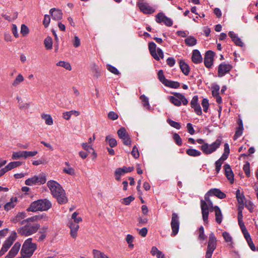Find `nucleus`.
Segmentation results:
<instances>
[{"label":"nucleus","mask_w":258,"mask_h":258,"mask_svg":"<svg viewBox=\"0 0 258 258\" xmlns=\"http://www.w3.org/2000/svg\"><path fill=\"white\" fill-rule=\"evenodd\" d=\"M194 109L195 112L197 115H201L202 114V111L200 104L191 107Z\"/></svg>","instance_id":"obj_61"},{"label":"nucleus","mask_w":258,"mask_h":258,"mask_svg":"<svg viewBox=\"0 0 258 258\" xmlns=\"http://www.w3.org/2000/svg\"><path fill=\"white\" fill-rule=\"evenodd\" d=\"M42 119H44L45 122L46 124L51 125L53 124V121L52 117L49 114H42L41 115Z\"/></svg>","instance_id":"obj_35"},{"label":"nucleus","mask_w":258,"mask_h":258,"mask_svg":"<svg viewBox=\"0 0 258 258\" xmlns=\"http://www.w3.org/2000/svg\"><path fill=\"white\" fill-rule=\"evenodd\" d=\"M243 169L244 171V172L246 175L248 177L250 176V165L248 162H246L243 166Z\"/></svg>","instance_id":"obj_55"},{"label":"nucleus","mask_w":258,"mask_h":258,"mask_svg":"<svg viewBox=\"0 0 258 258\" xmlns=\"http://www.w3.org/2000/svg\"><path fill=\"white\" fill-rule=\"evenodd\" d=\"M222 236L226 242H231L232 237L229 233H228L227 232H224L222 234Z\"/></svg>","instance_id":"obj_63"},{"label":"nucleus","mask_w":258,"mask_h":258,"mask_svg":"<svg viewBox=\"0 0 258 258\" xmlns=\"http://www.w3.org/2000/svg\"><path fill=\"white\" fill-rule=\"evenodd\" d=\"M173 139L174 142H175V143L178 146H181L182 145V139L178 134L174 133L173 135Z\"/></svg>","instance_id":"obj_45"},{"label":"nucleus","mask_w":258,"mask_h":258,"mask_svg":"<svg viewBox=\"0 0 258 258\" xmlns=\"http://www.w3.org/2000/svg\"><path fill=\"white\" fill-rule=\"evenodd\" d=\"M47 227H43L41 228V229L39 231L38 234L36 236L37 237L38 235H40L38 237L37 240L38 241H43L46 236V232L47 230Z\"/></svg>","instance_id":"obj_27"},{"label":"nucleus","mask_w":258,"mask_h":258,"mask_svg":"<svg viewBox=\"0 0 258 258\" xmlns=\"http://www.w3.org/2000/svg\"><path fill=\"white\" fill-rule=\"evenodd\" d=\"M243 124H241L240 127H237L236 132H235L234 136V140H236L237 138H238L242 135V132H243Z\"/></svg>","instance_id":"obj_43"},{"label":"nucleus","mask_w":258,"mask_h":258,"mask_svg":"<svg viewBox=\"0 0 258 258\" xmlns=\"http://www.w3.org/2000/svg\"><path fill=\"white\" fill-rule=\"evenodd\" d=\"M209 101L207 99L204 98L202 102V105L203 107L204 111L207 112L209 108Z\"/></svg>","instance_id":"obj_54"},{"label":"nucleus","mask_w":258,"mask_h":258,"mask_svg":"<svg viewBox=\"0 0 258 258\" xmlns=\"http://www.w3.org/2000/svg\"><path fill=\"white\" fill-rule=\"evenodd\" d=\"M39 228L40 225L39 224L29 223L26 224L25 226L19 228L18 229V232L21 235L28 236L35 233Z\"/></svg>","instance_id":"obj_6"},{"label":"nucleus","mask_w":258,"mask_h":258,"mask_svg":"<svg viewBox=\"0 0 258 258\" xmlns=\"http://www.w3.org/2000/svg\"><path fill=\"white\" fill-rule=\"evenodd\" d=\"M179 218L178 214L175 213H172L171 221V236H175L177 234L179 229Z\"/></svg>","instance_id":"obj_11"},{"label":"nucleus","mask_w":258,"mask_h":258,"mask_svg":"<svg viewBox=\"0 0 258 258\" xmlns=\"http://www.w3.org/2000/svg\"><path fill=\"white\" fill-rule=\"evenodd\" d=\"M220 86L217 84H215L212 87V93L213 97L219 95Z\"/></svg>","instance_id":"obj_46"},{"label":"nucleus","mask_w":258,"mask_h":258,"mask_svg":"<svg viewBox=\"0 0 258 258\" xmlns=\"http://www.w3.org/2000/svg\"><path fill=\"white\" fill-rule=\"evenodd\" d=\"M69 227L71 229L70 234L73 238H76L77 236V232L79 228V225L78 223H75L71 220L69 222Z\"/></svg>","instance_id":"obj_17"},{"label":"nucleus","mask_w":258,"mask_h":258,"mask_svg":"<svg viewBox=\"0 0 258 258\" xmlns=\"http://www.w3.org/2000/svg\"><path fill=\"white\" fill-rule=\"evenodd\" d=\"M232 66L230 64L225 63H221L218 67V75L219 77L224 76L226 73H228L232 69Z\"/></svg>","instance_id":"obj_15"},{"label":"nucleus","mask_w":258,"mask_h":258,"mask_svg":"<svg viewBox=\"0 0 258 258\" xmlns=\"http://www.w3.org/2000/svg\"><path fill=\"white\" fill-rule=\"evenodd\" d=\"M82 148L86 151L90 152V150H93L92 145H89L87 143H83L82 144Z\"/></svg>","instance_id":"obj_64"},{"label":"nucleus","mask_w":258,"mask_h":258,"mask_svg":"<svg viewBox=\"0 0 258 258\" xmlns=\"http://www.w3.org/2000/svg\"><path fill=\"white\" fill-rule=\"evenodd\" d=\"M31 238L26 239L23 244L21 254L27 258H30L37 248V245L32 242Z\"/></svg>","instance_id":"obj_5"},{"label":"nucleus","mask_w":258,"mask_h":258,"mask_svg":"<svg viewBox=\"0 0 258 258\" xmlns=\"http://www.w3.org/2000/svg\"><path fill=\"white\" fill-rule=\"evenodd\" d=\"M206 236L204 234V229L203 226H201L199 228V239L201 240H204L206 239Z\"/></svg>","instance_id":"obj_53"},{"label":"nucleus","mask_w":258,"mask_h":258,"mask_svg":"<svg viewBox=\"0 0 258 258\" xmlns=\"http://www.w3.org/2000/svg\"><path fill=\"white\" fill-rule=\"evenodd\" d=\"M52 206L51 203L47 199H41L35 201L31 203L27 211L35 212L37 211H45L49 210Z\"/></svg>","instance_id":"obj_4"},{"label":"nucleus","mask_w":258,"mask_h":258,"mask_svg":"<svg viewBox=\"0 0 258 258\" xmlns=\"http://www.w3.org/2000/svg\"><path fill=\"white\" fill-rule=\"evenodd\" d=\"M174 96H170L168 99L170 102L176 106H180L182 103L183 105H186L188 104V100L185 96L179 93H173Z\"/></svg>","instance_id":"obj_8"},{"label":"nucleus","mask_w":258,"mask_h":258,"mask_svg":"<svg viewBox=\"0 0 258 258\" xmlns=\"http://www.w3.org/2000/svg\"><path fill=\"white\" fill-rule=\"evenodd\" d=\"M17 236V233L13 231L11 235L5 241L2 247L0 250V256L3 255L6 252L8 251L9 248L12 246Z\"/></svg>","instance_id":"obj_9"},{"label":"nucleus","mask_w":258,"mask_h":258,"mask_svg":"<svg viewBox=\"0 0 258 258\" xmlns=\"http://www.w3.org/2000/svg\"><path fill=\"white\" fill-rule=\"evenodd\" d=\"M22 164V162L20 161H13L9 163L5 168L8 172L16 167L20 166Z\"/></svg>","instance_id":"obj_26"},{"label":"nucleus","mask_w":258,"mask_h":258,"mask_svg":"<svg viewBox=\"0 0 258 258\" xmlns=\"http://www.w3.org/2000/svg\"><path fill=\"white\" fill-rule=\"evenodd\" d=\"M52 19L57 21L62 19V13L61 10L55 8H52L49 11Z\"/></svg>","instance_id":"obj_18"},{"label":"nucleus","mask_w":258,"mask_h":258,"mask_svg":"<svg viewBox=\"0 0 258 258\" xmlns=\"http://www.w3.org/2000/svg\"><path fill=\"white\" fill-rule=\"evenodd\" d=\"M47 185L50 190L51 195L55 198L59 204H64L68 202V198L64 190L57 182L49 180Z\"/></svg>","instance_id":"obj_1"},{"label":"nucleus","mask_w":258,"mask_h":258,"mask_svg":"<svg viewBox=\"0 0 258 258\" xmlns=\"http://www.w3.org/2000/svg\"><path fill=\"white\" fill-rule=\"evenodd\" d=\"M56 65L57 66L63 67L69 71H70L72 69L70 63L68 62H66L64 61H59L56 63Z\"/></svg>","instance_id":"obj_38"},{"label":"nucleus","mask_w":258,"mask_h":258,"mask_svg":"<svg viewBox=\"0 0 258 258\" xmlns=\"http://www.w3.org/2000/svg\"><path fill=\"white\" fill-rule=\"evenodd\" d=\"M179 67L182 72L185 75H188L190 72L189 66L183 60H179Z\"/></svg>","instance_id":"obj_25"},{"label":"nucleus","mask_w":258,"mask_h":258,"mask_svg":"<svg viewBox=\"0 0 258 258\" xmlns=\"http://www.w3.org/2000/svg\"><path fill=\"white\" fill-rule=\"evenodd\" d=\"M186 45L192 46L195 45L197 43V40L194 36H189L187 37L184 40Z\"/></svg>","instance_id":"obj_29"},{"label":"nucleus","mask_w":258,"mask_h":258,"mask_svg":"<svg viewBox=\"0 0 258 258\" xmlns=\"http://www.w3.org/2000/svg\"><path fill=\"white\" fill-rule=\"evenodd\" d=\"M18 199L17 197H12L11 198L10 202L6 203L4 206V209L6 211H9L14 208L17 203Z\"/></svg>","instance_id":"obj_23"},{"label":"nucleus","mask_w":258,"mask_h":258,"mask_svg":"<svg viewBox=\"0 0 258 258\" xmlns=\"http://www.w3.org/2000/svg\"><path fill=\"white\" fill-rule=\"evenodd\" d=\"M78 213L75 212L72 215V219L73 220V222L75 223H79L82 221V219L81 217H77Z\"/></svg>","instance_id":"obj_50"},{"label":"nucleus","mask_w":258,"mask_h":258,"mask_svg":"<svg viewBox=\"0 0 258 258\" xmlns=\"http://www.w3.org/2000/svg\"><path fill=\"white\" fill-rule=\"evenodd\" d=\"M26 216V214L25 212H20L17 216L14 218L13 222L17 223L20 221L21 220L24 219Z\"/></svg>","instance_id":"obj_44"},{"label":"nucleus","mask_w":258,"mask_h":258,"mask_svg":"<svg viewBox=\"0 0 258 258\" xmlns=\"http://www.w3.org/2000/svg\"><path fill=\"white\" fill-rule=\"evenodd\" d=\"M140 98L142 102L144 107L146 108L148 110H150L151 107L149 104L148 98L145 95H142L140 96Z\"/></svg>","instance_id":"obj_30"},{"label":"nucleus","mask_w":258,"mask_h":258,"mask_svg":"<svg viewBox=\"0 0 258 258\" xmlns=\"http://www.w3.org/2000/svg\"><path fill=\"white\" fill-rule=\"evenodd\" d=\"M36 179L37 183H39L40 184H44L46 181V177L43 175H39L38 176H35Z\"/></svg>","instance_id":"obj_47"},{"label":"nucleus","mask_w":258,"mask_h":258,"mask_svg":"<svg viewBox=\"0 0 258 258\" xmlns=\"http://www.w3.org/2000/svg\"><path fill=\"white\" fill-rule=\"evenodd\" d=\"M225 175L228 179L232 183L234 181V174L229 164H225L224 166Z\"/></svg>","instance_id":"obj_20"},{"label":"nucleus","mask_w":258,"mask_h":258,"mask_svg":"<svg viewBox=\"0 0 258 258\" xmlns=\"http://www.w3.org/2000/svg\"><path fill=\"white\" fill-rule=\"evenodd\" d=\"M21 247V243L17 242L15 243L8 254L6 256V258H13L18 252Z\"/></svg>","instance_id":"obj_16"},{"label":"nucleus","mask_w":258,"mask_h":258,"mask_svg":"<svg viewBox=\"0 0 258 258\" xmlns=\"http://www.w3.org/2000/svg\"><path fill=\"white\" fill-rule=\"evenodd\" d=\"M24 79L23 76L21 74H20L17 76L15 80L14 81L13 83H12V85L14 86H17L20 83L24 81Z\"/></svg>","instance_id":"obj_41"},{"label":"nucleus","mask_w":258,"mask_h":258,"mask_svg":"<svg viewBox=\"0 0 258 258\" xmlns=\"http://www.w3.org/2000/svg\"><path fill=\"white\" fill-rule=\"evenodd\" d=\"M21 158H24V151L13 152L12 156V159L13 160H17Z\"/></svg>","instance_id":"obj_37"},{"label":"nucleus","mask_w":258,"mask_h":258,"mask_svg":"<svg viewBox=\"0 0 258 258\" xmlns=\"http://www.w3.org/2000/svg\"><path fill=\"white\" fill-rule=\"evenodd\" d=\"M209 194H211L212 196H215L220 199H223L226 197V195L218 188L210 189L209 190Z\"/></svg>","instance_id":"obj_24"},{"label":"nucleus","mask_w":258,"mask_h":258,"mask_svg":"<svg viewBox=\"0 0 258 258\" xmlns=\"http://www.w3.org/2000/svg\"><path fill=\"white\" fill-rule=\"evenodd\" d=\"M217 246V239L213 232L209 235L206 258H211L213 251Z\"/></svg>","instance_id":"obj_7"},{"label":"nucleus","mask_w":258,"mask_h":258,"mask_svg":"<svg viewBox=\"0 0 258 258\" xmlns=\"http://www.w3.org/2000/svg\"><path fill=\"white\" fill-rule=\"evenodd\" d=\"M166 87L176 89L179 87L180 83L178 82L167 80L164 85Z\"/></svg>","instance_id":"obj_34"},{"label":"nucleus","mask_w":258,"mask_h":258,"mask_svg":"<svg viewBox=\"0 0 258 258\" xmlns=\"http://www.w3.org/2000/svg\"><path fill=\"white\" fill-rule=\"evenodd\" d=\"M167 122L170 126L176 129L179 130L181 127V125L179 122L173 121L171 119H168Z\"/></svg>","instance_id":"obj_42"},{"label":"nucleus","mask_w":258,"mask_h":258,"mask_svg":"<svg viewBox=\"0 0 258 258\" xmlns=\"http://www.w3.org/2000/svg\"><path fill=\"white\" fill-rule=\"evenodd\" d=\"M105 140L108 142L109 145L111 148H113L117 145L116 140L114 138H111L109 136L106 137Z\"/></svg>","instance_id":"obj_40"},{"label":"nucleus","mask_w":258,"mask_h":258,"mask_svg":"<svg viewBox=\"0 0 258 258\" xmlns=\"http://www.w3.org/2000/svg\"><path fill=\"white\" fill-rule=\"evenodd\" d=\"M43 218H46V215L45 214H43L42 215H35L34 216L31 217L30 218H28L24 220H23L21 224H25L26 223H29L31 222H35L38 220H40Z\"/></svg>","instance_id":"obj_22"},{"label":"nucleus","mask_w":258,"mask_h":258,"mask_svg":"<svg viewBox=\"0 0 258 258\" xmlns=\"http://www.w3.org/2000/svg\"><path fill=\"white\" fill-rule=\"evenodd\" d=\"M45 47L47 49H51L52 48V38L47 36L44 41Z\"/></svg>","instance_id":"obj_36"},{"label":"nucleus","mask_w":258,"mask_h":258,"mask_svg":"<svg viewBox=\"0 0 258 258\" xmlns=\"http://www.w3.org/2000/svg\"><path fill=\"white\" fill-rule=\"evenodd\" d=\"M21 33L23 36L26 35L29 33L28 27L24 24H22L21 28Z\"/></svg>","instance_id":"obj_59"},{"label":"nucleus","mask_w":258,"mask_h":258,"mask_svg":"<svg viewBox=\"0 0 258 258\" xmlns=\"http://www.w3.org/2000/svg\"><path fill=\"white\" fill-rule=\"evenodd\" d=\"M165 16L162 13H159L157 14L156 17V21L158 23H161L163 22V20L165 19Z\"/></svg>","instance_id":"obj_56"},{"label":"nucleus","mask_w":258,"mask_h":258,"mask_svg":"<svg viewBox=\"0 0 258 258\" xmlns=\"http://www.w3.org/2000/svg\"><path fill=\"white\" fill-rule=\"evenodd\" d=\"M72 43L75 47H78L81 44L80 39L77 36H75Z\"/></svg>","instance_id":"obj_62"},{"label":"nucleus","mask_w":258,"mask_h":258,"mask_svg":"<svg viewBox=\"0 0 258 258\" xmlns=\"http://www.w3.org/2000/svg\"><path fill=\"white\" fill-rule=\"evenodd\" d=\"M151 253L153 256H156L157 258H164V254L162 251L158 250L155 246L152 248Z\"/></svg>","instance_id":"obj_28"},{"label":"nucleus","mask_w":258,"mask_h":258,"mask_svg":"<svg viewBox=\"0 0 258 258\" xmlns=\"http://www.w3.org/2000/svg\"><path fill=\"white\" fill-rule=\"evenodd\" d=\"M191 60L195 63H199L202 61V57L198 50L195 49L193 50Z\"/></svg>","instance_id":"obj_21"},{"label":"nucleus","mask_w":258,"mask_h":258,"mask_svg":"<svg viewBox=\"0 0 258 258\" xmlns=\"http://www.w3.org/2000/svg\"><path fill=\"white\" fill-rule=\"evenodd\" d=\"M158 78L159 80L164 85L167 81L168 80L166 79L164 76L163 71L162 70H160L159 71L158 73Z\"/></svg>","instance_id":"obj_39"},{"label":"nucleus","mask_w":258,"mask_h":258,"mask_svg":"<svg viewBox=\"0 0 258 258\" xmlns=\"http://www.w3.org/2000/svg\"><path fill=\"white\" fill-rule=\"evenodd\" d=\"M50 22V18L49 15H45L43 21V24L44 25L45 27L46 28L48 26Z\"/></svg>","instance_id":"obj_60"},{"label":"nucleus","mask_w":258,"mask_h":258,"mask_svg":"<svg viewBox=\"0 0 258 258\" xmlns=\"http://www.w3.org/2000/svg\"><path fill=\"white\" fill-rule=\"evenodd\" d=\"M108 117L111 120H114L118 118V115L114 111H110L108 113Z\"/></svg>","instance_id":"obj_57"},{"label":"nucleus","mask_w":258,"mask_h":258,"mask_svg":"<svg viewBox=\"0 0 258 258\" xmlns=\"http://www.w3.org/2000/svg\"><path fill=\"white\" fill-rule=\"evenodd\" d=\"M138 5L140 10L145 14H151L155 12V9L146 2H140Z\"/></svg>","instance_id":"obj_14"},{"label":"nucleus","mask_w":258,"mask_h":258,"mask_svg":"<svg viewBox=\"0 0 258 258\" xmlns=\"http://www.w3.org/2000/svg\"><path fill=\"white\" fill-rule=\"evenodd\" d=\"M213 211L215 212L216 222L218 224H220L222 223L223 217L220 208L217 206H215Z\"/></svg>","instance_id":"obj_19"},{"label":"nucleus","mask_w":258,"mask_h":258,"mask_svg":"<svg viewBox=\"0 0 258 258\" xmlns=\"http://www.w3.org/2000/svg\"><path fill=\"white\" fill-rule=\"evenodd\" d=\"M93 254L94 258H109L104 253L97 249L93 250Z\"/></svg>","instance_id":"obj_32"},{"label":"nucleus","mask_w":258,"mask_h":258,"mask_svg":"<svg viewBox=\"0 0 258 258\" xmlns=\"http://www.w3.org/2000/svg\"><path fill=\"white\" fill-rule=\"evenodd\" d=\"M36 179L37 178L35 177V176H34L31 178H29L25 180V184L30 186L33 185L37 183Z\"/></svg>","instance_id":"obj_49"},{"label":"nucleus","mask_w":258,"mask_h":258,"mask_svg":"<svg viewBox=\"0 0 258 258\" xmlns=\"http://www.w3.org/2000/svg\"><path fill=\"white\" fill-rule=\"evenodd\" d=\"M63 172L70 175H74L75 174V169L71 166L64 167L63 169Z\"/></svg>","instance_id":"obj_48"},{"label":"nucleus","mask_w":258,"mask_h":258,"mask_svg":"<svg viewBox=\"0 0 258 258\" xmlns=\"http://www.w3.org/2000/svg\"><path fill=\"white\" fill-rule=\"evenodd\" d=\"M37 153H38V152L37 151H24V159H26L29 157L35 156Z\"/></svg>","instance_id":"obj_51"},{"label":"nucleus","mask_w":258,"mask_h":258,"mask_svg":"<svg viewBox=\"0 0 258 258\" xmlns=\"http://www.w3.org/2000/svg\"><path fill=\"white\" fill-rule=\"evenodd\" d=\"M135 198L133 196H129L127 198H125L123 199V202L124 205H128L130 204L131 202H132L133 200H134Z\"/></svg>","instance_id":"obj_58"},{"label":"nucleus","mask_w":258,"mask_h":258,"mask_svg":"<svg viewBox=\"0 0 258 258\" xmlns=\"http://www.w3.org/2000/svg\"><path fill=\"white\" fill-rule=\"evenodd\" d=\"M117 134L119 138L122 140L124 145L126 146L131 145V138L124 127H121L118 130Z\"/></svg>","instance_id":"obj_12"},{"label":"nucleus","mask_w":258,"mask_h":258,"mask_svg":"<svg viewBox=\"0 0 258 258\" xmlns=\"http://www.w3.org/2000/svg\"><path fill=\"white\" fill-rule=\"evenodd\" d=\"M215 53L212 50L207 51L204 57V64L208 68H210L213 64Z\"/></svg>","instance_id":"obj_13"},{"label":"nucleus","mask_w":258,"mask_h":258,"mask_svg":"<svg viewBox=\"0 0 258 258\" xmlns=\"http://www.w3.org/2000/svg\"><path fill=\"white\" fill-rule=\"evenodd\" d=\"M211 196V194H209L208 191L205 195V200H201L200 201L202 218L204 222L207 224L209 222L208 218L209 212H213V208H214L213 202L209 198V197Z\"/></svg>","instance_id":"obj_2"},{"label":"nucleus","mask_w":258,"mask_h":258,"mask_svg":"<svg viewBox=\"0 0 258 258\" xmlns=\"http://www.w3.org/2000/svg\"><path fill=\"white\" fill-rule=\"evenodd\" d=\"M236 197L240 205L244 204L245 199L243 195L240 192L239 189L237 190L236 191Z\"/></svg>","instance_id":"obj_33"},{"label":"nucleus","mask_w":258,"mask_h":258,"mask_svg":"<svg viewBox=\"0 0 258 258\" xmlns=\"http://www.w3.org/2000/svg\"><path fill=\"white\" fill-rule=\"evenodd\" d=\"M186 153L188 156L192 157H198L201 155V152L200 151L192 148L187 149Z\"/></svg>","instance_id":"obj_31"},{"label":"nucleus","mask_w":258,"mask_h":258,"mask_svg":"<svg viewBox=\"0 0 258 258\" xmlns=\"http://www.w3.org/2000/svg\"><path fill=\"white\" fill-rule=\"evenodd\" d=\"M197 142L200 144H203L200 148L204 154H210L215 152L219 147L222 143V138L219 137L211 144L205 143L204 140L202 139H198Z\"/></svg>","instance_id":"obj_3"},{"label":"nucleus","mask_w":258,"mask_h":258,"mask_svg":"<svg viewBox=\"0 0 258 258\" xmlns=\"http://www.w3.org/2000/svg\"><path fill=\"white\" fill-rule=\"evenodd\" d=\"M107 69L109 72L113 74L118 75L120 74L119 72L115 67L110 64H107Z\"/></svg>","instance_id":"obj_52"},{"label":"nucleus","mask_w":258,"mask_h":258,"mask_svg":"<svg viewBox=\"0 0 258 258\" xmlns=\"http://www.w3.org/2000/svg\"><path fill=\"white\" fill-rule=\"evenodd\" d=\"M149 49L151 55L156 60H159L160 58H163L164 53L163 51L160 48L156 49V45L154 42H151L149 43Z\"/></svg>","instance_id":"obj_10"}]
</instances>
